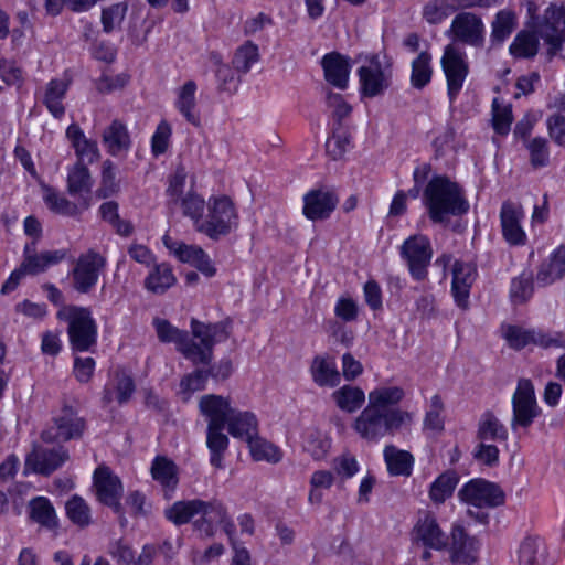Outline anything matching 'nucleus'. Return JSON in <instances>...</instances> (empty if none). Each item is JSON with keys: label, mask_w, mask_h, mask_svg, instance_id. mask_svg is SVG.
I'll list each match as a JSON object with an SVG mask.
<instances>
[{"label": "nucleus", "mask_w": 565, "mask_h": 565, "mask_svg": "<svg viewBox=\"0 0 565 565\" xmlns=\"http://www.w3.org/2000/svg\"><path fill=\"white\" fill-rule=\"evenodd\" d=\"M535 329H525L520 326H502V335L509 347L514 350H522L529 344H534Z\"/></svg>", "instance_id": "5fc2aeb1"}, {"label": "nucleus", "mask_w": 565, "mask_h": 565, "mask_svg": "<svg viewBox=\"0 0 565 565\" xmlns=\"http://www.w3.org/2000/svg\"><path fill=\"white\" fill-rule=\"evenodd\" d=\"M458 483V477L452 471H447L441 473L429 488V498L436 503H444L448 498H450L455 491V488Z\"/></svg>", "instance_id": "8fccbe9b"}, {"label": "nucleus", "mask_w": 565, "mask_h": 565, "mask_svg": "<svg viewBox=\"0 0 565 565\" xmlns=\"http://www.w3.org/2000/svg\"><path fill=\"white\" fill-rule=\"evenodd\" d=\"M68 459L70 452L63 446L47 448L34 445L33 449L25 457L23 475L28 476L33 472L50 476L60 469Z\"/></svg>", "instance_id": "9b49d317"}, {"label": "nucleus", "mask_w": 565, "mask_h": 565, "mask_svg": "<svg viewBox=\"0 0 565 565\" xmlns=\"http://www.w3.org/2000/svg\"><path fill=\"white\" fill-rule=\"evenodd\" d=\"M337 406L347 413H354L365 402V394L362 388L352 385H343L332 393Z\"/></svg>", "instance_id": "a18cd8bd"}, {"label": "nucleus", "mask_w": 565, "mask_h": 565, "mask_svg": "<svg viewBox=\"0 0 565 565\" xmlns=\"http://www.w3.org/2000/svg\"><path fill=\"white\" fill-rule=\"evenodd\" d=\"M440 64L447 81V94L452 103L462 89L469 74V64L466 54L454 44L445 46Z\"/></svg>", "instance_id": "9d476101"}, {"label": "nucleus", "mask_w": 565, "mask_h": 565, "mask_svg": "<svg viewBox=\"0 0 565 565\" xmlns=\"http://www.w3.org/2000/svg\"><path fill=\"white\" fill-rule=\"evenodd\" d=\"M234 408L231 398L222 395L206 394L199 401L200 413L206 418L207 426H225Z\"/></svg>", "instance_id": "5701e85b"}, {"label": "nucleus", "mask_w": 565, "mask_h": 565, "mask_svg": "<svg viewBox=\"0 0 565 565\" xmlns=\"http://www.w3.org/2000/svg\"><path fill=\"white\" fill-rule=\"evenodd\" d=\"M225 426H207L206 446L210 450V462L213 467L223 468V458L228 448V437L223 433Z\"/></svg>", "instance_id": "37998d69"}, {"label": "nucleus", "mask_w": 565, "mask_h": 565, "mask_svg": "<svg viewBox=\"0 0 565 565\" xmlns=\"http://www.w3.org/2000/svg\"><path fill=\"white\" fill-rule=\"evenodd\" d=\"M546 128L550 138L559 147H565V115L555 113L547 117Z\"/></svg>", "instance_id": "338daca9"}, {"label": "nucleus", "mask_w": 565, "mask_h": 565, "mask_svg": "<svg viewBox=\"0 0 565 565\" xmlns=\"http://www.w3.org/2000/svg\"><path fill=\"white\" fill-rule=\"evenodd\" d=\"M206 381L207 372L205 370H195L183 376L179 390L182 402L188 403L193 393L204 390Z\"/></svg>", "instance_id": "4d7b16f0"}, {"label": "nucleus", "mask_w": 565, "mask_h": 565, "mask_svg": "<svg viewBox=\"0 0 565 565\" xmlns=\"http://www.w3.org/2000/svg\"><path fill=\"white\" fill-rule=\"evenodd\" d=\"M540 34L548 44L550 54H556L565 41V7L551 6L545 10Z\"/></svg>", "instance_id": "f3484780"}, {"label": "nucleus", "mask_w": 565, "mask_h": 565, "mask_svg": "<svg viewBox=\"0 0 565 565\" xmlns=\"http://www.w3.org/2000/svg\"><path fill=\"white\" fill-rule=\"evenodd\" d=\"M405 391L401 386H380L369 393L367 405L381 411H402L398 404L404 399Z\"/></svg>", "instance_id": "72a5a7b5"}, {"label": "nucleus", "mask_w": 565, "mask_h": 565, "mask_svg": "<svg viewBox=\"0 0 565 565\" xmlns=\"http://www.w3.org/2000/svg\"><path fill=\"white\" fill-rule=\"evenodd\" d=\"M151 476L162 486L164 498L171 499L179 482L175 463L167 457L158 456L152 461Z\"/></svg>", "instance_id": "2f4dec72"}, {"label": "nucleus", "mask_w": 565, "mask_h": 565, "mask_svg": "<svg viewBox=\"0 0 565 565\" xmlns=\"http://www.w3.org/2000/svg\"><path fill=\"white\" fill-rule=\"evenodd\" d=\"M196 89L198 86L194 81H186L177 90L174 106L188 122L199 127L201 125V117L196 106Z\"/></svg>", "instance_id": "7c9ffc66"}, {"label": "nucleus", "mask_w": 565, "mask_h": 565, "mask_svg": "<svg viewBox=\"0 0 565 565\" xmlns=\"http://www.w3.org/2000/svg\"><path fill=\"white\" fill-rule=\"evenodd\" d=\"M350 145V135L344 130H335L327 140L326 151L333 160L341 159Z\"/></svg>", "instance_id": "69168bd1"}, {"label": "nucleus", "mask_w": 565, "mask_h": 565, "mask_svg": "<svg viewBox=\"0 0 565 565\" xmlns=\"http://www.w3.org/2000/svg\"><path fill=\"white\" fill-rule=\"evenodd\" d=\"M191 331L193 337L200 340V343L190 339V348L185 349V359L193 364H210L213 359L214 345L225 342L230 338L232 322L226 319L215 323H204L193 318Z\"/></svg>", "instance_id": "7ed1b4c3"}, {"label": "nucleus", "mask_w": 565, "mask_h": 565, "mask_svg": "<svg viewBox=\"0 0 565 565\" xmlns=\"http://www.w3.org/2000/svg\"><path fill=\"white\" fill-rule=\"evenodd\" d=\"M513 415L511 418V428H527L534 419L541 414L537 405L534 386L527 379H520L516 390L512 396Z\"/></svg>", "instance_id": "1a4fd4ad"}, {"label": "nucleus", "mask_w": 565, "mask_h": 565, "mask_svg": "<svg viewBox=\"0 0 565 565\" xmlns=\"http://www.w3.org/2000/svg\"><path fill=\"white\" fill-rule=\"evenodd\" d=\"M412 535L415 542L422 543L427 548L441 551L448 545V536L440 529L436 518L429 512L418 519Z\"/></svg>", "instance_id": "412c9836"}, {"label": "nucleus", "mask_w": 565, "mask_h": 565, "mask_svg": "<svg viewBox=\"0 0 565 565\" xmlns=\"http://www.w3.org/2000/svg\"><path fill=\"white\" fill-rule=\"evenodd\" d=\"M56 318L68 323L67 334L73 351H90L97 343V324L89 308L79 306L62 307Z\"/></svg>", "instance_id": "20e7f679"}, {"label": "nucleus", "mask_w": 565, "mask_h": 565, "mask_svg": "<svg viewBox=\"0 0 565 565\" xmlns=\"http://www.w3.org/2000/svg\"><path fill=\"white\" fill-rule=\"evenodd\" d=\"M450 559L452 563L471 565L478 558L479 541L470 536L460 525H456L451 532Z\"/></svg>", "instance_id": "4be33fe9"}, {"label": "nucleus", "mask_w": 565, "mask_h": 565, "mask_svg": "<svg viewBox=\"0 0 565 565\" xmlns=\"http://www.w3.org/2000/svg\"><path fill=\"white\" fill-rule=\"evenodd\" d=\"M206 209L207 214L200 222L199 233L206 235L210 239L218 241L237 227L238 214L228 196H211Z\"/></svg>", "instance_id": "39448f33"}, {"label": "nucleus", "mask_w": 565, "mask_h": 565, "mask_svg": "<svg viewBox=\"0 0 565 565\" xmlns=\"http://www.w3.org/2000/svg\"><path fill=\"white\" fill-rule=\"evenodd\" d=\"M423 200L434 223H444L449 215H462L469 210L462 188L446 175H435L428 181Z\"/></svg>", "instance_id": "f257e3e1"}, {"label": "nucleus", "mask_w": 565, "mask_h": 565, "mask_svg": "<svg viewBox=\"0 0 565 565\" xmlns=\"http://www.w3.org/2000/svg\"><path fill=\"white\" fill-rule=\"evenodd\" d=\"M105 266L106 259L99 253L89 249L81 254L70 271L73 289L78 294H89L96 287Z\"/></svg>", "instance_id": "423d86ee"}, {"label": "nucleus", "mask_w": 565, "mask_h": 565, "mask_svg": "<svg viewBox=\"0 0 565 565\" xmlns=\"http://www.w3.org/2000/svg\"><path fill=\"white\" fill-rule=\"evenodd\" d=\"M102 141L107 152L117 157L127 153L131 148V138L124 122L118 119L111 121L102 134Z\"/></svg>", "instance_id": "cd10ccee"}, {"label": "nucleus", "mask_w": 565, "mask_h": 565, "mask_svg": "<svg viewBox=\"0 0 565 565\" xmlns=\"http://www.w3.org/2000/svg\"><path fill=\"white\" fill-rule=\"evenodd\" d=\"M94 487L98 500L110 507L116 514L121 513L120 499L122 495V483L108 467H98L94 472Z\"/></svg>", "instance_id": "2eb2a0df"}, {"label": "nucleus", "mask_w": 565, "mask_h": 565, "mask_svg": "<svg viewBox=\"0 0 565 565\" xmlns=\"http://www.w3.org/2000/svg\"><path fill=\"white\" fill-rule=\"evenodd\" d=\"M94 180L86 163L76 162L68 168L66 188L67 193L78 200H86L88 207L92 204V189Z\"/></svg>", "instance_id": "b1692460"}, {"label": "nucleus", "mask_w": 565, "mask_h": 565, "mask_svg": "<svg viewBox=\"0 0 565 565\" xmlns=\"http://www.w3.org/2000/svg\"><path fill=\"white\" fill-rule=\"evenodd\" d=\"M203 507L204 500L201 499L177 501L164 510V516L175 525H183L200 515Z\"/></svg>", "instance_id": "58836bf2"}, {"label": "nucleus", "mask_w": 565, "mask_h": 565, "mask_svg": "<svg viewBox=\"0 0 565 565\" xmlns=\"http://www.w3.org/2000/svg\"><path fill=\"white\" fill-rule=\"evenodd\" d=\"M516 26L518 19L514 11L510 9L498 11L491 22V44L501 45L514 32Z\"/></svg>", "instance_id": "ea45409f"}, {"label": "nucleus", "mask_w": 565, "mask_h": 565, "mask_svg": "<svg viewBox=\"0 0 565 565\" xmlns=\"http://www.w3.org/2000/svg\"><path fill=\"white\" fill-rule=\"evenodd\" d=\"M456 11L452 0H429L424 4L422 15L428 24L437 25Z\"/></svg>", "instance_id": "09e8293b"}, {"label": "nucleus", "mask_w": 565, "mask_h": 565, "mask_svg": "<svg viewBox=\"0 0 565 565\" xmlns=\"http://www.w3.org/2000/svg\"><path fill=\"white\" fill-rule=\"evenodd\" d=\"M431 54L423 51L412 62L411 85L422 90L431 82Z\"/></svg>", "instance_id": "49530a36"}, {"label": "nucleus", "mask_w": 565, "mask_h": 565, "mask_svg": "<svg viewBox=\"0 0 565 565\" xmlns=\"http://www.w3.org/2000/svg\"><path fill=\"white\" fill-rule=\"evenodd\" d=\"M149 275L145 279V287L153 294H164L175 282L177 278L168 263L152 264Z\"/></svg>", "instance_id": "e433bc0d"}, {"label": "nucleus", "mask_w": 565, "mask_h": 565, "mask_svg": "<svg viewBox=\"0 0 565 565\" xmlns=\"http://www.w3.org/2000/svg\"><path fill=\"white\" fill-rule=\"evenodd\" d=\"M258 60V46L252 41H246L236 49L232 64L237 72L246 74Z\"/></svg>", "instance_id": "864d4df0"}, {"label": "nucleus", "mask_w": 565, "mask_h": 565, "mask_svg": "<svg viewBox=\"0 0 565 565\" xmlns=\"http://www.w3.org/2000/svg\"><path fill=\"white\" fill-rule=\"evenodd\" d=\"M461 501L477 509L497 508L504 503L503 490L493 482L484 479H473L467 482L458 492Z\"/></svg>", "instance_id": "f8f14e48"}, {"label": "nucleus", "mask_w": 565, "mask_h": 565, "mask_svg": "<svg viewBox=\"0 0 565 565\" xmlns=\"http://www.w3.org/2000/svg\"><path fill=\"white\" fill-rule=\"evenodd\" d=\"M128 6L125 2L114 3L106 7L102 11V25L105 33H111L114 30L120 28L125 20Z\"/></svg>", "instance_id": "680f3d73"}, {"label": "nucleus", "mask_w": 565, "mask_h": 565, "mask_svg": "<svg viewBox=\"0 0 565 565\" xmlns=\"http://www.w3.org/2000/svg\"><path fill=\"white\" fill-rule=\"evenodd\" d=\"M119 191V183L116 179V166L109 159L105 160L102 166V182L98 189L100 198H108Z\"/></svg>", "instance_id": "0e129e2a"}, {"label": "nucleus", "mask_w": 565, "mask_h": 565, "mask_svg": "<svg viewBox=\"0 0 565 565\" xmlns=\"http://www.w3.org/2000/svg\"><path fill=\"white\" fill-rule=\"evenodd\" d=\"M477 275V267L472 263L456 260L452 266L451 294L456 305L463 310L469 307L470 289Z\"/></svg>", "instance_id": "6ab92c4d"}, {"label": "nucleus", "mask_w": 565, "mask_h": 565, "mask_svg": "<svg viewBox=\"0 0 565 565\" xmlns=\"http://www.w3.org/2000/svg\"><path fill=\"white\" fill-rule=\"evenodd\" d=\"M162 242L170 253H172L182 263L191 264L196 255H203L202 247L178 242L167 234L162 237Z\"/></svg>", "instance_id": "13d9d810"}, {"label": "nucleus", "mask_w": 565, "mask_h": 565, "mask_svg": "<svg viewBox=\"0 0 565 565\" xmlns=\"http://www.w3.org/2000/svg\"><path fill=\"white\" fill-rule=\"evenodd\" d=\"M153 326L161 342L174 343L178 351L185 356V349L190 348V338L186 331L180 330L168 320L160 318L153 320Z\"/></svg>", "instance_id": "c03bdc74"}, {"label": "nucleus", "mask_w": 565, "mask_h": 565, "mask_svg": "<svg viewBox=\"0 0 565 565\" xmlns=\"http://www.w3.org/2000/svg\"><path fill=\"white\" fill-rule=\"evenodd\" d=\"M109 554L118 565H136V555L134 550L122 540L115 541L110 544Z\"/></svg>", "instance_id": "774afa93"}, {"label": "nucleus", "mask_w": 565, "mask_h": 565, "mask_svg": "<svg viewBox=\"0 0 565 565\" xmlns=\"http://www.w3.org/2000/svg\"><path fill=\"white\" fill-rule=\"evenodd\" d=\"M512 121L511 106H501L498 98H494L492 103V127L494 131L505 136L510 131Z\"/></svg>", "instance_id": "e2e57ef3"}, {"label": "nucleus", "mask_w": 565, "mask_h": 565, "mask_svg": "<svg viewBox=\"0 0 565 565\" xmlns=\"http://www.w3.org/2000/svg\"><path fill=\"white\" fill-rule=\"evenodd\" d=\"M358 75L360 92L364 97L380 96L391 86L392 71L390 66H382L379 55H372L367 64L358 70Z\"/></svg>", "instance_id": "ddd939ff"}, {"label": "nucleus", "mask_w": 565, "mask_h": 565, "mask_svg": "<svg viewBox=\"0 0 565 565\" xmlns=\"http://www.w3.org/2000/svg\"><path fill=\"white\" fill-rule=\"evenodd\" d=\"M565 276V246L558 247L547 260L543 262L536 274L540 286H548Z\"/></svg>", "instance_id": "f704fd0d"}, {"label": "nucleus", "mask_w": 565, "mask_h": 565, "mask_svg": "<svg viewBox=\"0 0 565 565\" xmlns=\"http://www.w3.org/2000/svg\"><path fill=\"white\" fill-rule=\"evenodd\" d=\"M401 256L406 260L413 278L416 280L426 278L433 249L425 235L418 234L408 237L401 247Z\"/></svg>", "instance_id": "4468645a"}, {"label": "nucleus", "mask_w": 565, "mask_h": 565, "mask_svg": "<svg viewBox=\"0 0 565 565\" xmlns=\"http://www.w3.org/2000/svg\"><path fill=\"white\" fill-rule=\"evenodd\" d=\"M310 372L313 382L319 386L334 387L340 383V373L333 359L316 356L312 360Z\"/></svg>", "instance_id": "c9c22d12"}, {"label": "nucleus", "mask_w": 565, "mask_h": 565, "mask_svg": "<svg viewBox=\"0 0 565 565\" xmlns=\"http://www.w3.org/2000/svg\"><path fill=\"white\" fill-rule=\"evenodd\" d=\"M250 455L256 461H268L271 463H277L282 458V452L280 449L274 444L263 439L258 436V433L255 437L247 439Z\"/></svg>", "instance_id": "de8ad7c7"}, {"label": "nucleus", "mask_w": 565, "mask_h": 565, "mask_svg": "<svg viewBox=\"0 0 565 565\" xmlns=\"http://www.w3.org/2000/svg\"><path fill=\"white\" fill-rule=\"evenodd\" d=\"M66 257L67 249L64 248L36 253L33 242L24 246L23 260L19 267L26 276H36L46 271L49 267L62 263Z\"/></svg>", "instance_id": "dca6fc26"}, {"label": "nucleus", "mask_w": 565, "mask_h": 565, "mask_svg": "<svg viewBox=\"0 0 565 565\" xmlns=\"http://www.w3.org/2000/svg\"><path fill=\"white\" fill-rule=\"evenodd\" d=\"M43 201L50 211L64 216L74 217L89 209L86 200L76 199L75 202H72L61 192L47 185L43 188Z\"/></svg>", "instance_id": "a878e982"}, {"label": "nucleus", "mask_w": 565, "mask_h": 565, "mask_svg": "<svg viewBox=\"0 0 565 565\" xmlns=\"http://www.w3.org/2000/svg\"><path fill=\"white\" fill-rule=\"evenodd\" d=\"M67 518L79 527H86L92 523L90 508L86 501L77 494L71 497L65 503Z\"/></svg>", "instance_id": "603ef678"}, {"label": "nucleus", "mask_w": 565, "mask_h": 565, "mask_svg": "<svg viewBox=\"0 0 565 565\" xmlns=\"http://www.w3.org/2000/svg\"><path fill=\"white\" fill-rule=\"evenodd\" d=\"M523 217L524 212L520 204L510 201L502 203L500 211L502 235L510 245L520 246L526 243V234L521 226Z\"/></svg>", "instance_id": "aec40b11"}, {"label": "nucleus", "mask_w": 565, "mask_h": 565, "mask_svg": "<svg viewBox=\"0 0 565 565\" xmlns=\"http://www.w3.org/2000/svg\"><path fill=\"white\" fill-rule=\"evenodd\" d=\"M30 519L46 530H55L58 519L51 501L45 497L33 498L29 502Z\"/></svg>", "instance_id": "4c0bfd02"}, {"label": "nucleus", "mask_w": 565, "mask_h": 565, "mask_svg": "<svg viewBox=\"0 0 565 565\" xmlns=\"http://www.w3.org/2000/svg\"><path fill=\"white\" fill-rule=\"evenodd\" d=\"M206 203L202 196L194 192H189L181 199V207L183 215L193 221V226L198 231L200 222L203 220V212Z\"/></svg>", "instance_id": "052dcab7"}, {"label": "nucleus", "mask_w": 565, "mask_h": 565, "mask_svg": "<svg viewBox=\"0 0 565 565\" xmlns=\"http://www.w3.org/2000/svg\"><path fill=\"white\" fill-rule=\"evenodd\" d=\"M412 422L413 415L407 411L381 412L367 405L354 419L352 427L362 439L376 443L385 436H393Z\"/></svg>", "instance_id": "f03ea898"}, {"label": "nucleus", "mask_w": 565, "mask_h": 565, "mask_svg": "<svg viewBox=\"0 0 565 565\" xmlns=\"http://www.w3.org/2000/svg\"><path fill=\"white\" fill-rule=\"evenodd\" d=\"M383 456L391 476L412 475L414 458L411 452L388 445L384 448Z\"/></svg>", "instance_id": "a19ab883"}, {"label": "nucleus", "mask_w": 565, "mask_h": 565, "mask_svg": "<svg viewBox=\"0 0 565 565\" xmlns=\"http://www.w3.org/2000/svg\"><path fill=\"white\" fill-rule=\"evenodd\" d=\"M509 51L515 58H532L539 51V39L529 31H521L516 34Z\"/></svg>", "instance_id": "3c124183"}, {"label": "nucleus", "mask_w": 565, "mask_h": 565, "mask_svg": "<svg viewBox=\"0 0 565 565\" xmlns=\"http://www.w3.org/2000/svg\"><path fill=\"white\" fill-rule=\"evenodd\" d=\"M227 511L218 500L204 501L200 519L194 521V529L205 537L215 534V525L220 524L227 516Z\"/></svg>", "instance_id": "c756f323"}, {"label": "nucleus", "mask_w": 565, "mask_h": 565, "mask_svg": "<svg viewBox=\"0 0 565 565\" xmlns=\"http://www.w3.org/2000/svg\"><path fill=\"white\" fill-rule=\"evenodd\" d=\"M508 429L490 411L484 412L478 423L477 438L480 441H507Z\"/></svg>", "instance_id": "79ce46f5"}, {"label": "nucleus", "mask_w": 565, "mask_h": 565, "mask_svg": "<svg viewBox=\"0 0 565 565\" xmlns=\"http://www.w3.org/2000/svg\"><path fill=\"white\" fill-rule=\"evenodd\" d=\"M225 427L234 438L246 441L258 433V420L254 413L234 408Z\"/></svg>", "instance_id": "473e14b6"}, {"label": "nucleus", "mask_w": 565, "mask_h": 565, "mask_svg": "<svg viewBox=\"0 0 565 565\" xmlns=\"http://www.w3.org/2000/svg\"><path fill=\"white\" fill-rule=\"evenodd\" d=\"M533 276L531 273H522L511 281L510 297L513 303H523L533 295Z\"/></svg>", "instance_id": "bf43d9fd"}, {"label": "nucleus", "mask_w": 565, "mask_h": 565, "mask_svg": "<svg viewBox=\"0 0 565 565\" xmlns=\"http://www.w3.org/2000/svg\"><path fill=\"white\" fill-rule=\"evenodd\" d=\"M525 147L530 154V163L534 169L550 164V146L546 138L535 137L529 140Z\"/></svg>", "instance_id": "6e6d98bb"}, {"label": "nucleus", "mask_w": 565, "mask_h": 565, "mask_svg": "<svg viewBox=\"0 0 565 565\" xmlns=\"http://www.w3.org/2000/svg\"><path fill=\"white\" fill-rule=\"evenodd\" d=\"M321 65L328 83L340 89L348 87L351 66L345 56L338 52L328 53L322 57Z\"/></svg>", "instance_id": "393cba45"}, {"label": "nucleus", "mask_w": 565, "mask_h": 565, "mask_svg": "<svg viewBox=\"0 0 565 565\" xmlns=\"http://www.w3.org/2000/svg\"><path fill=\"white\" fill-rule=\"evenodd\" d=\"M66 137L75 150L76 162L90 164L98 160L100 154L97 142L86 138L77 124H72L67 127Z\"/></svg>", "instance_id": "c85d7f7f"}, {"label": "nucleus", "mask_w": 565, "mask_h": 565, "mask_svg": "<svg viewBox=\"0 0 565 565\" xmlns=\"http://www.w3.org/2000/svg\"><path fill=\"white\" fill-rule=\"evenodd\" d=\"M72 79L70 77L53 78L45 88L42 96V103L45 105L50 114L54 118H62L65 114L63 100L71 86Z\"/></svg>", "instance_id": "bb28decb"}, {"label": "nucleus", "mask_w": 565, "mask_h": 565, "mask_svg": "<svg viewBox=\"0 0 565 565\" xmlns=\"http://www.w3.org/2000/svg\"><path fill=\"white\" fill-rule=\"evenodd\" d=\"M339 203L334 191L315 189L303 196V215L310 221H321L330 217Z\"/></svg>", "instance_id": "a211bd4d"}, {"label": "nucleus", "mask_w": 565, "mask_h": 565, "mask_svg": "<svg viewBox=\"0 0 565 565\" xmlns=\"http://www.w3.org/2000/svg\"><path fill=\"white\" fill-rule=\"evenodd\" d=\"M85 429V419L73 407L65 406L53 418V424L41 433V439L47 444L79 439Z\"/></svg>", "instance_id": "6e6552de"}, {"label": "nucleus", "mask_w": 565, "mask_h": 565, "mask_svg": "<svg viewBox=\"0 0 565 565\" xmlns=\"http://www.w3.org/2000/svg\"><path fill=\"white\" fill-rule=\"evenodd\" d=\"M486 26L482 18L471 11L457 13L446 32V35L454 42L472 47L481 49L486 41Z\"/></svg>", "instance_id": "0eeeda50"}]
</instances>
